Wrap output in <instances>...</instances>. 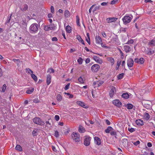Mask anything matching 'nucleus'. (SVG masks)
Segmentation results:
<instances>
[{"mask_svg":"<svg viewBox=\"0 0 155 155\" xmlns=\"http://www.w3.org/2000/svg\"><path fill=\"white\" fill-rule=\"evenodd\" d=\"M110 88V90L109 93V95L110 97H112L116 92V90L115 87L113 86H111Z\"/></svg>","mask_w":155,"mask_h":155,"instance_id":"nucleus-4","label":"nucleus"},{"mask_svg":"<svg viewBox=\"0 0 155 155\" xmlns=\"http://www.w3.org/2000/svg\"><path fill=\"white\" fill-rule=\"evenodd\" d=\"M134 64V61L132 58H129L127 61L128 67L130 68L132 67Z\"/></svg>","mask_w":155,"mask_h":155,"instance_id":"nucleus-11","label":"nucleus"},{"mask_svg":"<svg viewBox=\"0 0 155 155\" xmlns=\"http://www.w3.org/2000/svg\"><path fill=\"white\" fill-rule=\"evenodd\" d=\"M31 78L35 81H37L38 80L37 77L35 75V74H31Z\"/></svg>","mask_w":155,"mask_h":155,"instance_id":"nucleus-35","label":"nucleus"},{"mask_svg":"<svg viewBox=\"0 0 155 155\" xmlns=\"http://www.w3.org/2000/svg\"><path fill=\"white\" fill-rule=\"evenodd\" d=\"M6 85L5 84H4L2 87L0 88V91L2 92H4L6 89Z\"/></svg>","mask_w":155,"mask_h":155,"instance_id":"nucleus-25","label":"nucleus"},{"mask_svg":"<svg viewBox=\"0 0 155 155\" xmlns=\"http://www.w3.org/2000/svg\"><path fill=\"white\" fill-rule=\"evenodd\" d=\"M26 71L27 73L29 74H30L31 73L32 74L33 73V71L28 68L26 69Z\"/></svg>","mask_w":155,"mask_h":155,"instance_id":"nucleus-40","label":"nucleus"},{"mask_svg":"<svg viewBox=\"0 0 155 155\" xmlns=\"http://www.w3.org/2000/svg\"><path fill=\"white\" fill-rule=\"evenodd\" d=\"M117 19V18H107L106 21L108 23H110L116 21Z\"/></svg>","mask_w":155,"mask_h":155,"instance_id":"nucleus-15","label":"nucleus"},{"mask_svg":"<svg viewBox=\"0 0 155 155\" xmlns=\"http://www.w3.org/2000/svg\"><path fill=\"white\" fill-rule=\"evenodd\" d=\"M91 138L88 136H86L84 139V144L87 146H88L90 143Z\"/></svg>","mask_w":155,"mask_h":155,"instance_id":"nucleus-5","label":"nucleus"},{"mask_svg":"<svg viewBox=\"0 0 155 155\" xmlns=\"http://www.w3.org/2000/svg\"><path fill=\"white\" fill-rule=\"evenodd\" d=\"M110 134L111 135L116 136V133L115 131L111 130L110 132Z\"/></svg>","mask_w":155,"mask_h":155,"instance_id":"nucleus-46","label":"nucleus"},{"mask_svg":"<svg viewBox=\"0 0 155 155\" xmlns=\"http://www.w3.org/2000/svg\"><path fill=\"white\" fill-rule=\"evenodd\" d=\"M38 26L36 23H33L31 24L29 30L31 33H36L38 30Z\"/></svg>","mask_w":155,"mask_h":155,"instance_id":"nucleus-1","label":"nucleus"},{"mask_svg":"<svg viewBox=\"0 0 155 155\" xmlns=\"http://www.w3.org/2000/svg\"><path fill=\"white\" fill-rule=\"evenodd\" d=\"M155 42V40L154 39L152 40L149 43V45L151 46H155V44L154 43Z\"/></svg>","mask_w":155,"mask_h":155,"instance_id":"nucleus-29","label":"nucleus"},{"mask_svg":"<svg viewBox=\"0 0 155 155\" xmlns=\"http://www.w3.org/2000/svg\"><path fill=\"white\" fill-rule=\"evenodd\" d=\"M13 61L14 62H20V60L19 59H15L14 58L13 59Z\"/></svg>","mask_w":155,"mask_h":155,"instance_id":"nucleus-64","label":"nucleus"},{"mask_svg":"<svg viewBox=\"0 0 155 155\" xmlns=\"http://www.w3.org/2000/svg\"><path fill=\"white\" fill-rule=\"evenodd\" d=\"M93 58L94 59L96 62L98 61V59L100 58L96 56H94Z\"/></svg>","mask_w":155,"mask_h":155,"instance_id":"nucleus-48","label":"nucleus"},{"mask_svg":"<svg viewBox=\"0 0 155 155\" xmlns=\"http://www.w3.org/2000/svg\"><path fill=\"white\" fill-rule=\"evenodd\" d=\"M131 19L132 18L129 16H125L122 19L123 22L125 24L129 23Z\"/></svg>","mask_w":155,"mask_h":155,"instance_id":"nucleus-6","label":"nucleus"},{"mask_svg":"<svg viewBox=\"0 0 155 155\" xmlns=\"http://www.w3.org/2000/svg\"><path fill=\"white\" fill-rule=\"evenodd\" d=\"M70 85V83H68L64 87V89L66 90L68 89L69 88Z\"/></svg>","mask_w":155,"mask_h":155,"instance_id":"nucleus-47","label":"nucleus"},{"mask_svg":"<svg viewBox=\"0 0 155 155\" xmlns=\"http://www.w3.org/2000/svg\"><path fill=\"white\" fill-rule=\"evenodd\" d=\"M33 121L35 124L43 126L45 124L44 122L39 117L34 118L33 119Z\"/></svg>","mask_w":155,"mask_h":155,"instance_id":"nucleus-2","label":"nucleus"},{"mask_svg":"<svg viewBox=\"0 0 155 155\" xmlns=\"http://www.w3.org/2000/svg\"><path fill=\"white\" fill-rule=\"evenodd\" d=\"M28 8V6L26 4H25L23 5V8H21V10L22 11H25L27 10Z\"/></svg>","mask_w":155,"mask_h":155,"instance_id":"nucleus-24","label":"nucleus"},{"mask_svg":"<svg viewBox=\"0 0 155 155\" xmlns=\"http://www.w3.org/2000/svg\"><path fill=\"white\" fill-rule=\"evenodd\" d=\"M127 28H121V31L122 32H125L127 30Z\"/></svg>","mask_w":155,"mask_h":155,"instance_id":"nucleus-63","label":"nucleus"},{"mask_svg":"<svg viewBox=\"0 0 155 155\" xmlns=\"http://www.w3.org/2000/svg\"><path fill=\"white\" fill-rule=\"evenodd\" d=\"M134 42V41L133 39H130V40H129L127 42L126 44H133Z\"/></svg>","mask_w":155,"mask_h":155,"instance_id":"nucleus-53","label":"nucleus"},{"mask_svg":"<svg viewBox=\"0 0 155 155\" xmlns=\"http://www.w3.org/2000/svg\"><path fill=\"white\" fill-rule=\"evenodd\" d=\"M100 69V66L98 64H94L91 68L92 71L94 72H97Z\"/></svg>","mask_w":155,"mask_h":155,"instance_id":"nucleus-7","label":"nucleus"},{"mask_svg":"<svg viewBox=\"0 0 155 155\" xmlns=\"http://www.w3.org/2000/svg\"><path fill=\"white\" fill-rule=\"evenodd\" d=\"M71 137L73 140L76 142H79L80 141V135L78 133L74 132L71 134Z\"/></svg>","mask_w":155,"mask_h":155,"instance_id":"nucleus-3","label":"nucleus"},{"mask_svg":"<svg viewBox=\"0 0 155 155\" xmlns=\"http://www.w3.org/2000/svg\"><path fill=\"white\" fill-rule=\"evenodd\" d=\"M94 139L96 144L99 145L101 144V140L98 137H94Z\"/></svg>","mask_w":155,"mask_h":155,"instance_id":"nucleus-19","label":"nucleus"},{"mask_svg":"<svg viewBox=\"0 0 155 155\" xmlns=\"http://www.w3.org/2000/svg\"><path fill=\"white\" fill-rule=\"evenodd\" d=\"M56 99L58 101H60L62 99V97L60 94H58L57 96Z\"/></svg>","mask_w":155,"mask_h":155,"instance_id":"nucleus-31","label":"nucleus"},{"mask_svg":"<svg viewBox=\"0 0 155 155\" xmlns=\"http://www.w3.org/2000/svg\"><path fill=\"white\" fill-rule=\"evenodd\" d=\"M51 11L52 13H54V7L52 6L51 7Z\"/></svg>","mask_w":155,"mask_h":155,"instance_id":"nucleus-57","label":"nucleus"},{"mask_svg":"<svg viewBox=\"0 0 155 155\" xmlns=\"http://www.w3.org/2000/svg\"><path fill=\"white\" fill-rule=\"evenodd\" d=\"M113 130V128L109 126L107 127V129L105 130V132L106 133L108 134L110 133V131H111Z\"/></svg>","mask_w":155,"mask_h":155,"instance_id":"nucleus-21","label":"nucleus"},{"mask_svg":"<svg viewBox=\"0 0 155 155\" xmlns=\"http://www.w3.org/2000/svg\"><path fill=\"white\" fill-rule=\"evenodd\" d=\"M126 107H127L128 109H131L133 108V105L131 104H128L127 105Z\"/></svg>","mask_w":155,"mask_h":155,"instance_id":"nucleus-36","label":"nucleus"},{"mask_svg":"<svg viewBox=\"0 0 155 155\" xmlns=\"http://www.w3.org/2000/svg\"><path fill=\"white\" fill-rule=\"evenodd\" d=\"M129 96V95L127 93H124L122 95V97L125 99L128 98Z\"/></svg>","mask_w":155,"mask_h":155,"instance_id":"nucleus-28","label":"nucleus"},{"mask_svg":"<svg viewBox=\"0 0 155 155\" xmlns=\"http://www.w3.org/2000/svg\"><path fill=\"white\" fill-rule=\"evenodd\" d=\"M66 30L67 32L69 33L71 32V27L69 25H68L66 27Z\"/></svg>","mask_w":155,"mask_h":155,"instance_id":"nucleus-27","label":"nucleus"},{"mask_svg":"<svg viewBox=\"0 0 155 155\" xmlns=\"http://www.w3.org/2000/svg\"><path fill=\"white\" fill-rule=\"evenodd\" d=\"M127 140V139L126 138H124L122 140V143L123 145H126Z\"/></svg>","mask_w":155,"mask_h":155,"instance_id":"nucleus-37","label":"nucleus"},{"mask_svg":"<svg viewBox=\"0 0 155 155\" xmlns=\"http://www.w3.org/2000/svg\"><path fill=\"white\" fill-rule=\"evenodd\" d=\"M134 61L135 62L142 64L144 63V60L143 58H141L139 59L138 58L135 59Z\"/></svg>","mask_w":155,"mask_h":155,"instance_id":"nucleus-10","label":"nucleus"},{"mask_svg":"<svg viewBox=\"0 0 155 155\" xmlns=\"http://www.w3.org/2000/svg\"><path fill=\"white\" fill-rule=\"evenodd\" d=\"M124 75V73H122L121 74H119L117 76L118 79V80L121 79L123 78Z\"/></svg>","mask_w":155,"mask_h":155,"instance_id":"nucleus-38","label":"nucleus"},{"mask_svg":"<svg viewBox=\"0 0 155 155\" xmlns=\"http://www.w3.org/2000/svg\"><path fill=\"white\" fill-rule=\"evenodd\" d=\"M78 81L81 83H84L83 79L81 77L78 78Z\"/></svg>","mask_w":155,"mask_h":155,"instance_id":"nucleus-49","label":"nucleus"},{"mask_svg":"<svg viewBox=\"0 0 155 155\" xmlns=\"http://www.w3.org/2000/svg\"><path fill=\"white\" fill-rule=\"evenodd\" d=\"M121 54V58H124V54L121 50H119Z\"/></svg>","mask_w":155,"mask_h":155,"instance_id":"nucleus-58","label":"nucleus"},{"mask_svg":"<svg viewBox=\"0 0 155 155\" xmlns=\"http://www.w3.org/2000/svg\"><path fill=\"white\" fill-rule=\"evenodd\" d=\"M128 130L129 131H130V132H133L134 131H135V129L134 128H128Z\"/></svg>","mask_w":155,"mask_h":155,"instance_id":"nucleus-50","label":"nucleus"},{"mask_svg":"<svg viewBox=\"0 0 155 155\" xmlns=\"http://www.w3.org/2000/svg\"><path fill=\"white\" fill-rule=\"evenodd\" d=\"M121 61H117V66H118V68H119V66H120V64H121Z\"/></svg>","mask_w":155,"mask_h":155,"instance_id":"nucleus-62","label":"nucleus"},{"mask_svg":"<svg viewBox=\"0 0 155 155\" xmlns=\"http://www.w3.org/2000/svg\"><path fill=\"white\" fill-rule=\"evenodd\" d=\"M124 51L126 53H128L131 51V47L128 45H124L123 47Z\"/></svg>","mask_w":155,"mask_h":155,"instance_id":"nucleus-13","label":"nucleus"},{"mask_svg":"<svg viewBox=\"0 0 155 155\" xmlns=\"http://www.w3.org/2000/svg\"><path fill=\"white\" fill-rule=\"evenodd\" d=\"M55 27L53 24H51L49 25L45 26L44 28V30L45 31H48L50 30L54 29Z\"/></svg>","mask_w":155,"mask_h":155,"instance_id":"nucleus-8","label":"nucleus"},{"mask_svg":"<svg viewBox=\"0 0 155 155\" xmlns=\"http://www.w3.org/2000/svg\"><path fill=\"white\" fill-rule=\"evenodd\" d=\"M54 118H55V120L56 121H58L59 120L60 117H59V116L58 115H56L55 116Z\"/></svg>","mask_w":155,"mask_h":155,"instance_id":"nucleus-56","label":"nucleus"},{"mask_svg":"<svg viewBox=\"0 0 155 155\" xmlns=\"http://www.w3.org/2000/svg\"><path fill=\"white\" fill-rule=\"evenodd\" d=\"M37 130H33L32 132V135L33 136H36L37 135L36 134V133H37Z\"/></svg>","mask_w":155,"mask_h":155,"instance_id":"nucleus-54","label":"nucleus"},{"mask_svg":"<svg viewBox=\"0 0 155 155\" xmlns=\"http://www.w3.org/2000/svg\"><path fill=\"white\" fill-rule=\"evenodd\" d=\"M34 88L29 89L26 91V92L28 94H31L34 91Z\"/></svg>","mask_w":155,"mask_h":155,"instance_id":"nucleus-30","label":"nucleus"},{"mask_svg":"<svg viewBox=\"0 0 155 155\" xmlns=\"http://www.w3.org/2000/svg\"><path fill=\"white\" fill-rule=\"evenodd\" d=\"M54 136L56 138L59 137V132L58 131L56 130L55 131Z\"/></svg>","mask_w":155,"mask_h":155,"instance_id":"nucleus-42","label":"nucleus"},{"mask_svg":"<svg viewBox=\"0 0 155 155\" xmlns=\"http://www.w3.org/2000/svg\"><path fill=\"white\" fill-rule=\"evenodd\" d=\"M143 117L147 120H149L150 118V116L147 113H144L143 116Z\"/></svg>","mask_w":155,"mask_h":155,"instance_id":"nucleus-20","label":"nucleus"},{"mask_svg":"<svg viewBox=\"0 0 155 155\" xmlns=\"http://www.w3.org/2000/svg\"><path fill=\"white\" fill-rule=\"evenodd\" d=\"M11 16H10L9 17H8L7 20L5 22V24H7L8 23H9L10 20H11Z\"/></svg>","mask_w":155,"mask_h":155,"instance_id":"nucleus-52","label":"nucleus"},{"mask_svg":"<svg viewBox=\"0 0 155 155\" xmlns=\"http://www.w3.org/2000/svg\"><path fill=\"white\" fill-rule=\"evenodd\" d=\"M119 0H113L111 1V3H110L111 5H114V4L118 2Z\"/></svg>","mask_w":155,"mask_h":155,"instance_id":"nucleus-45","label":"nucleus"},{"mask_svg":"<svg viewBox=\"0 0 155 155\" xmlns=\"http://www.w3.org/2000/svg\"><path fill=\"white\" fill-rule=\"evenodd\" d=\"M113 104L115 106L118 107H120L122 106V103L119 100L116 99L113 101L112 102Z\"/></svg>","mask_w":155,"mask_h":155,"instance_id":"nucleus-9","label":"nucleus"},{"mask_svg":"<svg viewBox=\"0 0 155 155\" xmlns=\"http://www.w3.org/2000/svg\"><path fill=\"white\" fill-rule=\"evenodd\" d=\"M15 149L19 151H22L23 150L20 145L17 144L15 148Z\"/></svg>","mask_w":155,"mask_h":155,"instance_id":"nucleus-22","label":"nucleus"},{"mask_svg":"<svg viewBox=\"0 0 155 155\" xmlns=\"http://www.w3.org/2000/svg\"><path fill=\"white\" fill-rule=\"evenodd\" d=\"M83 60L82 58H81V57H80L78 60L77 61H78V63L79 64H82Z\"/></svg>","mask_w":155,"mask_h":155,"instance_id":"nucleus-41","label":"nucleus"},{"mask_svg":"<svg viewBox=\"0 0 155 155\" xmlns=\"http://www.w3.org/2000/svg\"><path fill=\"white\" fill-rule=\"evenodd\" d=\"M86 40L87 41V42L88 43L89 45L91 44V42H90V38H86Z\"/></svg>","mask_w":155,"mask_h":155,"instance_id":"nucleus-51","label":"nucleus"},{"mask_svg":"<svg viewBox=\"0 0 155 155\" xmlns=\"http://www.w3.org/2000/svg\"><path fill=\"white\" fill-rule=\"evenodd\" d=\"M117 40L118 38L117 36H115L112 38L111 39V42L113 44H116Z\"/></svg>","mask_w":155,"mask_h":155,"instance_id":"nucleus-18","label":"nucleus"},{"mask_svg":"<svg viewBox=\"0 0 155 155\" xmlns=\"http://www.w3.org/2000/svg\"><path fill=\"white\" fill-rule=\"evenodd\" d=\"M77 39L79 41H80L82 39L80 35H78L77 37Z\"/></svg>","mask_w":155,"mask_h":155,"instance_id":"nucleus-60","label":"nucleus"},{"mask_svg":"<svg viewBox=\"0 0 155 155\" xmlns=\"http://www.w3.org/2000/svg\"><path fill=\"white\" fill-rule=\"evenodd\" d=\"M105 122H106V124L107 125H110V121L107 119H106L105 120Z\"/></svg>","mask_w":155,"mask_h":155,"instance_id":"nucleus-61","label":"nucleus"},{"mask_svg":"<svg viewBox=\"0 0 155 155\" xmlns=\"http://www.w3.org/2000/svg\"><path fill=\"white\" fill-rule=\"evenodd\" d=\"M85 131L84 129L81 126H79L78 129V131L79 132L83 133Z\"/></svg>","mask_w":155,"mask_h":155,"instance_id":"nucleus-33","label":"nucleus"},{"mask_svg":"<svg viewBox=\"0 0 155 155\" xmlns=\"http://www.w3.org/2000/svg\"><path fill=\"white\" fill-rule=\"evenodd\" d=\"M64 16L66 18H68L70 16V13L69 12L68 10H65L64 12Z\"/></svg>","mask_w":155,"mask_h":155,"instance_id":"nucleus-26","label":"nucleus"},{"mask_svg":"<svg viewBox=\"0 0 155 155\" xmlns=\"http://www.w3.org/2000/svg\"><path fill=\"white\" fill-rule=\"evenodd\" d=\"M58 40V39L56 37H53L52 38V41H57Z\"/></svg>","mask_w":155,"mask_h":155,"instance_id":"nucleus-59","label":"nucleus"},{"mask_svg":"<svg viewBox=\"0 0 155 155\" xmlns=\"http://www.w3.org/2000/svg\"><path fill=\"white\" fill-rule=\"evenodd\" d=\"M100 6L99 5L98 6H96L94 8V9L93 10V12H94L95 11L99 10L100 9Z\"/></svg>","mask_w":155,"mask_h":155,"instance_id":"nucleus-44","label":"nucleus"},{"mask_svg":"<svg viewBox=\"0 0 155 155\" xmlns=\"http://www.w3.org/2000/svg\"><path fill=\"white\" fill-rule=\"evenodd\" d=\"M96 43L101 45L102 44V41L101 38L98 35H96L95 38Z\"/></svg>","mask_w":155,"mask_h":155,"instance_id":"nucleus-12","label":"nucleus"},{"mask_svg":"<svg viewBox=\"0 0 155 155\" xmlns=\"http://www.w3.org/2000/svg\"><path fill=\"white\" fill-rule=\"evenodd\" d=\"M154 52V50H152L151 49H149V51L147 53V54L148 55H150L153 54Z\"/></svg>","mask_w":155,"mask_h":155,"instance_id":"nucleus-34","label":"nucleus"},{"mask_svg":"<svg viewBox=\"0 0 155 155\" xmlns=\"http://www.w3.org/2000/svg\"><path fill=\"white\" fill-rule=\"evenodd\" d=\"M51 77L50 74H48L47 76L46 82L47 84L49 85L51 82Z\"/></svg>","mask_w":155,"mask_h":155,"instance_id":"nucleus-17","label":"nucleus"},{"mask_svg":"<svg viewBox=\"0 0 155 155\" xmlns=\"http://www.w3.org/2000/svg\"><path fill=\"white\" fill-rule=\"evenodd\" d=\"M140 143V142L139 140H137L136 142L133 143V144L135 146H137Z\"/></svg>","mask_w":155,"mask_h":155,"instance_id":"nucleus-55","label":"nucleus"},{"mask_svg":"<svg viewBox=\"0 0 155 155\" xmlns=\"http://www.w3.org/2000/svg\"><path fill=\"white\" fill-rule=\"evenodd\" d=\"M103 83L104 81H102L100 82H94L93 83V85L94 86V87H99L103 84Z\"/></svg>","mask_w":155,"mask_h":155,"instance_id":"nucleus-14","label":"nucleus"},{"mask_svg":"<svg viewBox=\"0 0 155 155\" xmlns=\"http://www.w3.org/2000/svg\"><path fill=\"white\" fill-rule=\"evenodd\" d=\"M76 23L77 25L79 26H80V23L79 21L80 18L79 16L78 15H77L76 16Z\"/></svg>","mask_w":155,"mask_h":155,"instance_id":"nucleus-32","label":"nucleus"},{"mask_svg":"<svg viewBox=\"0 0 155 155\" xmlns=\"http://www.w3.org/2000/svg\"><path fill=\"white\" fill-rule=\"evenodd\" d=\"M77 104L83 107L86 108V107H85V105L83 102L80 101H78L77 102Z\"/></svg>","mask_w":155,"mask_h":155,"instance_id":"nucleus-23","label":"nucleus"},{"mask_svg":"<svg viewBox=\"0 0 155 155\" xmlns=\"http://www.w3.org/2000/svg\"><path fill=\"white\" fill-rule=\"evenodd\" d=\"M54 70L52 68H49L48 71V72H49V73H54Z\"/></svg>","mask_w":155,"mask_h":155,"instance_id":"nucleus-43","label":"nucleus"},{"mask_svg":"<svg viewBox=\"0 0 155 155\" xmlns=\"http://www.w3.org/2000/svg\"><path fill=\"white\" fill-rule=\"evenodd\" d=\"M137 124L139 126H142L144 124L143 121L140 119H139L136 120Z\"/></svg>","mask_w":155,"mask_h":155,"instance_id":"nucleus-16","label":"nucleus"},{"mask_svg":"<svg viewBox=\"0 0 155 155\" xmlns=\"http://www.w3.org/2000/svg\"><path fill=\"white\" fill-rule=\"evenodd\" d=\"M108 61H109L111 63H112V64H113L114 63V60L113 58L110 57L109 58Z\"/></svg>","mask_w":155,"mask_h":155,"instance_id":"nucleus-39","label":"nucleus"}]
</instances>
